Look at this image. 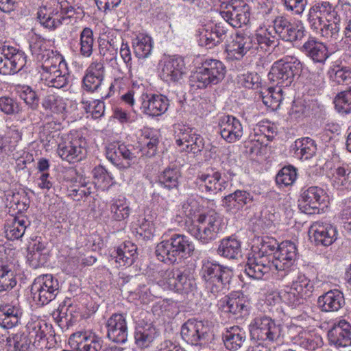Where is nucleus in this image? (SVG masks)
Segmentation results:
<instances>
[{"mask_svg":"<svg viewBox=\"0 0 351 351\" xmlns=\"http://www.w3.org/2000/svg\"><path fill=\"white\" fill-rule=\"evenodd\" d=\"M343 14L342 5L332 6L328 1H321L310 8L308 21L313 29L319 30L322 37L336 40L339 38Z\"/></svg>","mask_w":351,"mask_h":351,"instance_id":"nucleus-1","label":"nucleus"},{"mask_svg":"<svg viewBox=\"0 0 351 351\" xmlns=\"http://www.w3.org/2000/svg\"><path fill=\"white\" fill-rule=\"evenodd\" d=\"M194 250L195 245L187 236L173 234L157 244L155 254L161 262L175 263L178 259L191 256Z\"/></svg>","mask_w":351,"mask_h":351,"instance_id":"nucleus-2","label":"nucleus"},{"mask_svg":"<svg viewBox=\"0 0 351 351\" xmlns=\"http://www.w3.org/2000/svg\"><path fill=\"white\" fill-rule=\"evenodd\" d=\"M201 276L206 287L215 295L228 288L233 276V271L230 267L216 262L205 261H203Z\"/></svg>","mask_w":351,"mask_h":351,"instance_id":"nucleus-3","label":"nucleus"},{"mask_svg":"<svg viewBox=\"0 0 351 351\" xmlns=\"http://www.w3.org/2000/svg\"><path fill=\"white\" fill-rule=\"evenodd\" d=\"M196 223L189 228V232L203 243L216 239L222 228V219L213 210L199 214Z\"/></svg>","mask_w":351,"mask_h":351,"instance_id":"nucleus-4","label":"nucleus"},{"mask_svg":"<svg viewBox=\"0 0 351 351\" xmlns=\"http://www.w3.org/2000/svg\"><path fill=\"white\" fill-rule=\"evenodd\" d=\"M226 66L219 60H206L202 66L190 76V85L195 88H204L217 84L225 77Z\"/></svg>","mask_w":351,"mask_h":351,"instance_id":"nucleus-5","label":"nucleus"},{"mask_svg":"<svg viewBox=\"0 0 351 351\" xmlns=\"http://www.w3.org/2000/svg\"><path fill=\"white\" fill-rule=\"evenodd\" d=\"M302 71L301 62L294 57H285L276 61L269 73V79L280 87L290 86Z\"/></svg>","mask_w":351,"mask_h":351,"instance_id":"nucleus-6","label":"nucleus"},{"mask_svg":"<svg viewBox=\"0 0 351 351\" xmlns=\"http://www.w3.org/2000/svg\"><path fill=\"white\" fill-rule=\"evenodd\" d=\"M160 285L181 293H188L195 288V280L188 270L169 269L159 271Z\"/></svg>","mask_w":351,"mask_h":351,"instance_id":"nucleus-7","label":"nucleus"},{"mask_svg":"<svg viewBox=\"0 0 351 351\" xmlns=\"http://www.w3.org/2000/svg\"><path fill=\"white\" fill-rule=\"evenodd\" d=\"M59 293V283L51 274L41 275L35 278L31 286L34 301L44 306L53 300Z\"/></svg>","mask_w":351,"mask_h":351,"instance_id":"nucleus-8","label":"nucleus"},{"mask_svg":"<svg viewBox=\"0 0 351 351\" xmlns=\"http://www.w3.org/2000/svg\"><path fill=\"white\" fill-rule=\"evenodd\" d=\"M221 8V16L233 27H241L250 21V7L243 0H223Z\"/></svg>","mask_w":351,"mask_h":351,"instance_id":"nucleus-9","label":"nucleus"},{"mask_svg":"<svg viewBox=\"0 0 351 351\" xmlns=\"http://www.w3.org/2000/svg\"><path fill=\"white\" fill-rule=\"evenodd\" d=\"M26 62L27 56L19 49L7 45L0 48V74H16L24 68Z\"/></svg>","mask_w":351,"mask_h":351,"instance_id":"nucleus-10","label":"nucleus"},{"mask_svg":"<svg viewBox=\"0 0 351 351\" xmlns=\"http://www.w3.org/2000/svg\"><path fill=\"white\" fill-rule=\"evenodd\" d=\"M210 328L207 322L189 319L181 328L180 334L187 343L202 346L208 344L210 341Z\"/></svg>","mask_w":351,"mask_h":351,"instance_id":"nucleus-11","label":"nucleus"},{"mask_svg":"<svg viewBox=\"0 0 351 351\" xmlns=\"http://www.w3.org/2000/svg\"><path fill=\"white\" fill-rule=\"evenodd\" d=\"M252 339L275 341L280 337V326L267 316L255 317L249 326Z\"/></svg>","mask_w":351,"mask_h":351,"instance_id":"nucleus-12","label":"nucleus"},{"mask_svg":"<svg viewBox=\"0 0 351 351\" xmlns=\"http://www.w3.org/2000/svg\"><path fill=\"white\" fill-rule=\"evenodd\" d=\"M195 189L204 195L211 196L225 190L228 182L222 179L221 173L213 171L212 173L198 172L194 180Z\"/></svg>","mask_w":351,"mask_h":351,"instance_id":"nucleus-13","label":"nucleus"},{"mask_svg":"<svg viewBox=\"0 0 351 351\" xmlns=\"http://www.w3.org/2000/svg\"><path fill=\"white\" fill-rule=\"evenodd\" d=\"M86 141L82 136H71L59 143L57 152L58 156L69 163L82 160L86 153Z\"/></svg>","mask_w":351,"mask_h":351,"instance_id":"nucleus-14","label":"nucleus"},{"mask_svg":"<svg viewBox=\"0 0 351 351\" xmlns=\"http://www.w3.org/2000/svg\"><path fill=\"white\" fill-rule=\"evenodd\" d=\"M70 347L76 351H100L104 340L92 330L77 332L69 339Z\"/></svg>","mask_w":351,"mask_h":351,"instance_id":"nucleus-15","label":"nucleus"},{"mask_svg":"<svg viewBox=\"0 0 351 351\" xmlns=\"http://www.w3.org/2000/svg\"><path fill=\"white\" fill-rule=\"evenodd\" d=\"M273 29L275 34L286 42L300 40L305 36L304 27L293 23L283 16H278L274 19Z\"/></svg>","mask_w":351,"mask_h":351,"instance_id":"nucleus-16","label":"nucleus"},{"mask_svg":"<svg viewBox=\"0 0 351 351\" xmlns=\"http://www.w3.org/2000/svg\"><path fill=\"white\" fill-rule=\"evenodd\" d=\"M325 193L317 186H311L302 191L298 200L300 210L308 215L319 213V206L324 202Z\"/></svg>","mask_w":351,"mask_h":351,"instance_id":"nucleus-17","label":"nucleus"},{"mask_svg":"<svg viewBox=\"0 0 351 351\" xmlns=\"http://www.w3.org/2000/svg\"><path fill=\"white\" fill-rule=\"evenodd\" d=\"M297 255L295 245L286 241L279 244L275 253L273 254L272 265L276 271H286L293 265Z\"/></svg>","mask_w":351,"mask_h":351,"instance_id":"nucleus-18","label":"nucleus"},{"mask_svg":"<svg viewBox=\"0 0 351 351\" xmlns=\"http://www.w3.org/2000/svg\"><path fill=\"white\" fill-rule=\"evenodd\" d=\"M254 202L253 195L243 189H237L223 197L221 206L227 213L236 214L248 208Z\"/></svg>","mask_w":351,"mask_h":351,"instance_id":"nucleus-19","label":"nucleus"},{"mask_svg":"<svg viewBox=\"0 0 351 351\" xmlns=\"http://www.w3.org/2000/svg\"><path fill=\"white\" fill-rule=\"evenodd\" d=\"M309 237L316 245L329 246L336 241L337 230L330 223L316 221L309 229Z\"/></svg>","mask_w":351,"mask_h":351,"instance_id":"nucleus-20","label":"nucleus"},{"mask_svg":"<svg viewBox=\"0 0 351 351\" xmlns=\"http://www.w3.org/2000/svg\"><path fill=\"white\" fill-rule=\"evenodd\" d=\"M227 51L232 53L237 60L241 59L248 52L255 53L256 45H255L254 35L237 32L231 43L228 45Z\"/></svg>","mask_w":351,"mask_h":351,"instance_id":"nucleus-21","label":"nucleus"},{"mask_svg":"<svg viewBox=\"0 0 351 351\" xmlns=\"http://www.w3.org/2000/svg\"><path fill=\"white\" fill-rule=\"evenodd\" d=\"M272 265L269 258L262 257L253 252L252 255L247 258L245 272L252 278L261 279L265 274L274 269Z\"/></svg>","mask_w":351,"mask_h":351,"instance_id":"nucleus-22","label":"nucleus"},{"mask_svg":"<svg viewBox=\"0 0 351 351\" xmlns=\"http://www.w3.org/2000/svg\"><path fill=\"white\" fill-rule=\"evenodd\" d=\"M141 109L149 116H159L165 113L169 107V99L162 95H143Z\"/></svg>","mask_w":351,"mask_h":351,"instance_id":"nucleus-23","label":"nucleus"},{"mask_svg":"<svg viewBox=\"0 0 351 351\" xmlns=\"http://www.w3.org/2000/svg\"><path fill=\"white\" fill-rule=\"evenodd\" d=\"M221 137L228 143H234L242 137L243 127L239 119L232 116H225L219 122Z\"/></svg>","mask_w":351,"mask_h":351,"instance_id":"nucleus-24","label":"nucleus"},{"mask_svg":"<svg viewBox=\"0 0 351 351\" xmlns=\"http://www.w3.org/2000/svg\"><path fill=\"white\" fill-rule=\"evenodd\" d=\"M109 339L118 343H124L128 339V326L124 316L121 314H113L107 322Z\"/></svg>","mask_w":351,"mask_h":351,"instance_id":"nucleus-25","label":"nucleus"},{"mask_svg":"<svg viewBox=\"0 0 351 351\" xmlns=\"http://www.w3.org/2000/svg\"><path fill=\"white\" fill-rule=\"evenodd\" d=\"M330 343L341 350L351 345V325L346 320H341L328 331Z\"/></svg>","mask_w":351,"mask_h":351,"instance_id":"nucleus-26","label":"nucleus"},{"mask_svg":"<svg viewBox=\"0 0 351 351\" xmlns=\"http://www.w3.org/2000/svg\"><path fill=\"white\" fill-rule=\"evenodd\" d=\"M317 305L323 312H337L345 305L343 293L339 289L330 290L318 298Z\"/></svg>","mask_w":351,"mask_h":351,"instance_id":"nucleus-27","label":"nucleus"},{"mask_svg":"<svg viewBox=\"0 0 351 351\" xmlns=\"http://www.w3.org/2000/svg\"><path fill=\"white\" fill-rule=\"evenodd\" d=\"M185 73L184 60L180 58H172L165 60L160 76L167 82H178Z\"/></svg>","mask_w":351,"mask_h":351,"instance_id":"nucleus-28","label":"nucleus"},{"mask_svg":"<svg viewBox=\"0 0 351 351\" xmlns=\"http://www.w3.org/2000/svg\"><path fill=\"white\" fill-rule=\"evenodd\" d=\"M219 306L222 311L233 315L240 314L241 316H243L248 312V302L243 294L239 293L225 296L220 300Z\"/></svg>","mask_w":351,"mask_h":351,"instance_id":"nucleus-29","label":"nucleus"},{"mask_svg":"<svg viewBox=\"0 0 351 351\" xmlns=\"http://www.w3.org/2000/svg\"><path fill=\"white\" fill-rule=\"evenodd\" d=\"M28 337L34 339L33 346L37 349H43L47 347V333L51 330V326L42 319H36L28 322L27 324Z\"/></svg>","mask_w":351,"mask_h":351,"instance_id":"nucleus-30","label":"nucleus"},{"mask_svg":"<svg viewBox=\"0 0 351 351\" xmlns=\"http://www.w3.org/2000/svg\"><path fill=\"white\" fill-rule=\"evenodd\" d=\"M301 51L314 62L324 63L330 56L326 45L314 38H310L301 48Z\"/></svg>","mask_w":351,"mask_h":351,"instance_id":"nucleus-31","label":"nucleus"},{"mask_svg":"<svg viewBox=\"0 0 351 351\" xmlns=\"http://www.w3.org/2000/svg\"><path fill=\"white\" fill-rule=\"evenodd\" d=\"M181 176L180 167L176 165L169 166L158 175V184L168 191L178 190Z\"/></svg>","mask_w":351,"mask_h":351,"instance_id":"nucleus-32","label":"nucleus"},{"mask_svg":"<svg viewBox=\"0 0 351 351\" xmlns=\"http://www.w3.org/2000/svg\"><path fill=\"white\" fill-rule=\"evenodd\" d=\"M158 336L156 328L152 324H138L135 328V344L140 348H148Z\"/></svg>","mask_w":351,"mask_h":351,"instance_id":"nucleus-33","label":"nucleus"},{"mask_svg":"<svg viewBox=\"0 0 351 351\" xmlns=\"http://www.w3.org/2000/svg\"><path fill=\"white\" fill-rule=\"evenodd\" d=\"M21 315V309L16 305L10 304L0 305V326L3 328L8 329L16 326Z\"/></svg>","mask_w":351,"mask_h":351,"instance_id":"nucleus-34","label":"nucleus"},{"mask_svg":"<svg viewBox=\"0 0 351 351\" xmlns=\"http://www.w3.org/2000/svg\"><path fill=\"white\" fill-rule=\"evenodd\" d=\"M241 253V242L233 237L223 239L217 248V254L228 259H237Z\"/></svg>","mask_w":351,"mask_h":351,"instance_id":"nucleus-35","label":"nucleus"},{"mask_svg":"<svg viewBox=\"0 0 351 351\" xmlns=\"http://www.w3.org/2000/svg\"><path fill=\"white\" fill-rule=\"evenodd\" d=\"M225 346L230 350H237L246 340L245 330L237 326L231 327L223 335Z\"/></svg>","mask_w":351,"mask_h":351,"instance_id":"nucleus-36","label":"nucleus"},{"mask_svg":"<svg viewBox=\"0 0 351 351\" xmlns=\"http://www.w3.org/2000/svg\"><path fill=\"white\" fill-rule=\"evenodd\" d=\"M116 254V262L121 266H130L137 258V247L131 241H125L117 248Z\"/></svg>","mask_w":351,"mask_h":351,"instance_id":"nucleus-37","label":"nucleus"},{"mask_svg":"<svg viewBox=\"0 0 351 351\" xmlns=\"http://www.w3.org/2000/svg\"><path fill=\"white\" fill-rule=\"evenodd\" d=\"M37 18L42 25L49 29H56L62 24V21L67 19L58 12H49L46 7L40 8Z\"/></svg>","mask_w":351,"mask_h":351,"instance_id":"nucleus-38","label":"nucleus"},{"mask_svg":"<svg viewBox=\"0 0 351 351\" xmlns=\"http://www.w3.org/2000/svg\"><path fill=\"white\" fill-rule=\"evenodd\" d=\"M63 65H66V63L62 56H52L51 58L47 59L45 61V64H42V69L43 71V74L47 75L45 76V80L49 86V80L51 78H58V73H62L60 71V67Z\"/></svg>","mask_w":351,"mask_h":351,"instance_id":"nucleus-39","label":"nucleus"},{"mask_svg":"<svg viewBox=\"0 0 351 351\" xmlns=\"http://www.w3.org/2000/svg\"><path fill=\"white\" fill-rule=\"evenodd\" d=\"M332 182L338 190L351 189V169L348 166L337 167L332 174Z\"/></svg>","mask_w":351,"mask_h":351,"instance_id":"nucleus-40","label":"nucleus"},{"mask_svg":"<svg viewBox=\"0 0 351 351\" xmlns=\"http://www.w3.org/2000/svg\"><path fill=\"white\" fill-rule=\"evenodd\" d=\"M42 106L47 113H63L66 107L65 100L56 94H49L42 100Z\"/></svg>","mask_w":351,"mask_h":351,"instance_id":"nucleus-41","label":"nucleus"},{"mask_svg":"<svg viewBox=\"0 0 351 351\" xmlns=\"http://www.w3.org/2000/svg\"><path fill=\"white\" fill-rule=\"evenodd\" d=\"M295 154L301 159L308 160L312 158L317 151L315 141L306 137L295 142Z\"/></svg>","mask_w":351,"mask_h":351,"instance_id":"nucleus-42","label":"nucleus"},{"mask_svg":"<svg viewBox=\"0 0 351 351\" xmlns=\"http://www.w3.org/2000/svg\"><path fill=\"white\" fill-rule=\"evenodd\" d=\"M13 268L12 264L0 265V292L9 291L16 285Z\"/></svg>","mask_w":351,"mask_h":351,"instance_id":"nucleus-43","label":"nucleus"},{"mask_svg":"<svg viewBox=\"0 0 351 351\" xmlns=\"http://www.w3.org/2000/svg\"><path fill=\"white\" fill-rule=\"evenodd\" d=\"M29 49L32 56L42 64H45V61L47 58H50L54 56L53 52L47 49L45 40L41 38H35L32 39L29 44Z\"/></svg>","mask_w":351,"mask_h":351,"instance_id":"nucleus-44","label":"nucleus"},{"mask_svg":"<svg viewBox=\"0 0 351 351\" xmlns=\"http://www.w3.org/2000/svg\"><path fill=\"white\" fill-rule=\"evenodd\" d=\"M112 218L117 221L127 219L130 214V208L125 197L114 199L110 204Z\"/></svg>","mask_w":351,"mask_h":351,"instance_id":"nucleus-45","label":"nucleus"},{"mask_svg":"<svg viewBox=\"0 0 351 351\" xmlns=\"http://www.w3.org/2000/svg\"><path fill=\"white\" fill-rule=\"evenodd\" d=\"M256 51L258 49L267 51L269 49L276 45L275 36L272 35L269 29H261L254 35Z\"/></svg>","mask_w":351,"mask_h":351,"instance_id":"nucleus-46","label":"nucleus"},{"mask_svg":"<svg viewBox=\"0 0 351 351\" xmlns=\"http://www.w3.org/2000/svg\"><path fill=\"white\" fill-rule=\"evenodd\" d=\"M121 143H112L106 147V158L119 169H127L130 167L131 163L123 162L121 158Z\"/></svg>","mask_w":351,"mask_h":351,"instance_id":"nucleus-47","label":"nucleus"},{"mask_svg":"<svg viewBox=\"0 0 351 351\" xmlns=\"http://www.w3.org/2000/svg\"><path fill=\"white\" fill-rule=\"evenodd\" d=\"M330 77L338 84H351V69L346 66L333 65L328 71Z\"/></svg>","mask_w":351,"mask_h":351,"instance_id":"nucleus-48","label":"nucleus"},{"mask_svg":"<svg viewBox=\"0 0 351 351\" xmlns=\"http://www.w3.org/2000/svg\"><path fill=\"white\" fill-rule=\"evenodd\" d=\"M135 56L138 58H146L152 50V38L149 36L137 38L133 43Z\"/></svg>","mask_w":351,"mask_h":351,"instance_id":"nucleus-49","label":"nucleus"},{"mask_svg":"<svg viewBox=\"0 0 351 351\" xmlns=\"http://www.w3.org/2000/svg\"><path fill=\"white\" fill-rule=\"evenodd\" d=\"M291 287L305 298H309L314 290L313 282L304 274H300L292 282Z\"/></svg>","mask_w":351,"mask_h":351,"instance_id":"nucleus-50","label":"nucleus"},{"mask_svg":"<svg viewBox=\"0 0 351 351\" xmlns=\"http://www.w3.org/2000/svg\"><path fill=\"white\" fill-rule=\"evenodd\" d=\"M279 244L278 241L271 237H263L260 243V247L258 252L254 253L260 255L262 257L269 258L270 261H272L273 254L277 250Z\"/></svg>","mask_w":351,"mask_h":351,"instance_id":"nucleus-51","label":"nucleus"},{"mask_svg":"<svg viewBox=\"0 0 351 351\" xmlns=\"http://www.w3.org/2000/svg\"><path fill=\"white\" fill-rule=\"evenodd\" d=\"M93 32L90 28L85 27L80 33V53L90 57L93 51Z\"/></svg>","mask_w":351,"mask_h":351,"instance_id":"nucleus-52","label":"nucleus"},{"mask_svg":"<svg viewBox=\"0 0 351 351\" xmlns=\"http://www.w3.org/2000/svg\"><path fill=\"white\" fill-rule=\"evenodd\" d=\"M99 51V54L106 62L114 61L116 66H113L117 69L121 73H123L118 62H117V48H116L110 41H103L100 43Z\"/></svg>","mask_w":351,"mask_h":351,"instance_id":"nucleus-53","label":"nucleus"},{"mask_svg":"<svg viewBox=\"0 0 351 351\" xmlns=\"http://www.w3.org/2000/svg\"><path fill=\"white\" fill-rule=\"evenodd\" d=\"M281 91L280 88L276 92L274 88H269L265 92H261L260 97H261L262 101L266 106L275 109L279 106L280 102L282 99V95L280 94Z\"/></svg>","mask_w":351,"mask_h":351,"instance_id":"nucleus-54","label":"nucleus"},{"mask_svg":"<svg viewBox=\"0 0 351 351\" xmlns=\"http://www.w3.org/2000/svg\"><path fill=\"white\" fill-rule=\"evenodd\" d=\"M195 133L196 131L194 128L185 125H176L175 130L176 145L179 147H185L191 136L195 135Z\"/></svg>","mask_w":351,"mask_h":351,"instance_id":"nucleus-55","label":"nucleus"},{"mask_svg":"<svg viewBox=\"0 0 351 351\" xmlns=\"http://www.w3.org/2000/svg\"><path fill=\"white\" fill-rule=\"evenodd\" d=\"M296 169L291 167H284L276 176V182L278 185L289 186L296 180Z\"/></svg>","mask_w":351,"mask_h":351,"instance_id":"nucleus-56","label":"nucleus"},{"mask_svg":"<svg viewBox=\"0 0 351 351\" xmlns=\"http://www.w3.org/2000/svg\"><path fill=\"white\" fill-rule=\"evenodd\" d=\"M338 112L348 114L351 112V88L339 93L335 99Z\"/></svg>","mask_w":351,"mask_h":351,"instance_id":"nucleus-57","label":"nucleus"},{"mask_svg":"<svg viewBox=\"0 0 351 351\" xmlns=\"http://www.w3.org/2000/svg\"><path fill=\"white\" fill-rule=\"evenodd\" d=\"M0 110L5 114H16L22 111L21 104L10 97H0Z\"/></svg>","mask_w":351,"mask_h":351,"instance_id":"nucleus-58","label":"nucleus"},{"mask_svg":"<svg viewBox=\"0 0 351 351\" xmlns=\"http://www.w3.org/2000/svg\"><path fill=\"white\" fill-rule=\"evenodd\" d=\"M299 345L302 348L313 351L323 346V340L319 335L308 334L300 338Z\"/></svg>","mask_w":351,"mask_h":351,"instance_id":"nucleus-59","label":"nucleus"},{"mask_svg":"<svg viewBox=\"0 0 351 351\" xmlns=\"http://www.w3.org/2000/svg\"><path fill=\"white\" fill-rule=\"evenodd\" d=\"M280 297L282 300L293 307L302 304L306 299L292 287H289L287 291H281Z\"/></svg>","mask_w":351,"mask_h":351,"instance_id":"nucleus-60","label":"nucleus"},{"mask_svg":"<svg viewBox=\"0 0 351 351\" xmlns=\"http://www.w3.org/2000/svg\"><path fill=\"white\" fill-rule=\"evenodd\" d=\"M204 147V140L199 134L195 133L182 149L195 154L199 153Z\"/></svg>","mask_w":351,"mask_h":351,"instance_id":"nucleus-61","label":"nucleus"},{"mask_svg":"<svg viewBox=\"0 0 351 351\" xmlns=\"http://www.w3.org/2000/svg\"><path fill=\"white\" fill-rule=\"evenodd\" d=\"M239 83L247 88L258 87L261 82L260 76L257 73H246L239 75Z\"/></svg>","mask_w":351,"mask_h":351,"instance_id":"nucleus-62","label":"nucleus"},{"mask_svg":"<svg viewBox=\"0 0 351 351\" xmlns=\"http://www.w3.org/2000/svg\"><path fill=\"white\" fill-rule=\"evenodd\" d=\"M73 306L67 301H64L62 304H60L57 310V317L60 322H64L69 323L72 321L73 318Z\"/></svg>","mask_w":351,"mask_h":351,"instance_id":"nucleus-63","label":"nucleus"},{"mask_svg":"<svg viewBox=\"0 0 351 351\" xmlns=\"http://www.w3.org/2000/svg\"><path fill=\"white\" fill-rule=\"evenodd\" d=\"M182 209L186 216L192 217L200 211L201 205L195 197L191 196L183 202Z\"/></svg>","mask_w":351,"mask_h":351,"instance_id":"nucleus-64","label":"nucleus"}]
</instances>
